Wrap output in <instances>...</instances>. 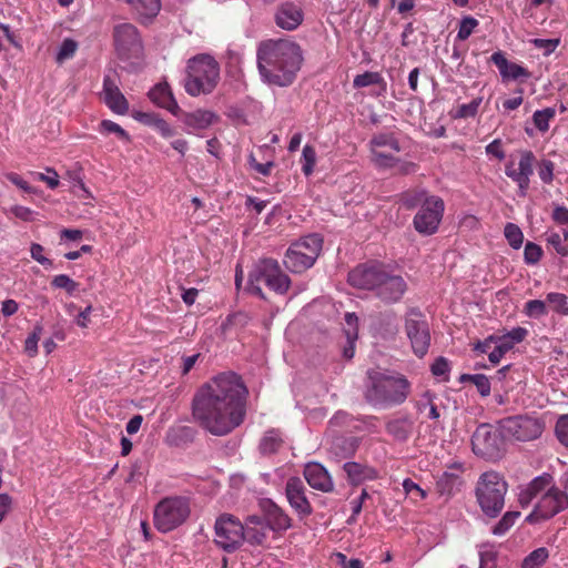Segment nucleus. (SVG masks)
<instances>
[{"mask_svg": "<svg viewBox=\"0 0 568 568\" xmlns=\"http://www.w3.org/2000/svg\"><path fill=\"white\" fill-rule=\"evenodd\" d=\"M246 395V386L239 375L220 374L194 394L192 417L212 435H226L243 423Z\"/></svg>", "mask_w": 568, "mask_h": 568, "instance_id": "1", "label": "nucleus"}, {"mask_svg": "<svg viewBox=\"0 0 568 568\" xmlns=\"http://www.w3.org/2000/svg\"><path fill=\"white\" fill-rule=\"evenodd\" d=\"M301 47L288 40H268L257 48V68L264 82L287 87L302 64Z\"/></svg>", "mask_w": 568, "mask_h": 568, "instance_id": "2", "label": "nucleus"}, {"mask_svg": "<svg viewBox=\"0 0 568 568\" xmlns=\"http://www.w3.org/2000/svg\"><path fill=\"white\" fill-rule=\"evenodd\" d=\"M371 386L366 399L373 405L396 406L403 404L410 394L409 381L400 374H369Z\"/></svg>", "mask_w": 568, "mask_h": 568, "instance_id": "3", "label": "nucleus"}, {"mask_svg": "<svg viewBox=\"0 0 568 568\" xmlns=\"http://www.w3.org/2000/svg\"><path fill=\"white\" fill-rule=\"evenodd\" d=\"M186 73L184 89L190 95L209 94L219 83L220 65L213 57L199 54L187 61Z\"/></svg>", "mask_w": 568, "mask_h": 568, "instance_id": "4", "label": "nucleus"}, {"mask_svg": "<svg viewBox=\"0 0 568 568\" xmlns=\"http://www.w3.org/2000/svg\"><path fill=\"white\" fill-rule=\"evenodd\" d=\"M508 484L497 471L483 473L475 487L476 501L483 514L496 518L505 506Z\"/></svg>", "mask_w": 568, "mask_h": 568, "instance_id": "5", "label": "nucleus"}, {"mask_svg": "<svg viewBox=\"0 0 568 568\" xmlns=\"http://www.w3.org/2000/svg\"><path fill=\"white\" fill-rule=\"evenodd\" d=\"M248 282L251 291L261 298H265L261 283H264L271 291L280 295L286 294L291 286V278L282 271L278 262L274 258L261 260L251 271Z\"/></svg>", "mask_w": 568, "mask_h": 568, "instance_id": "6", "label": "nucleus"}, {"mask_svg": "<svg viewBox=\"0 0 568 568\" xmlns=\"http://www.w3.org/2000/svg\"><path fill=\"white\" fill-rule=\"evenodd\" d=\"M191 514L190 499L184 496L162 498L154 507L153 524L160 532H170L183 525Z\"/></svg>", "mask_w": 568, "mask_h": 568, "instance_id": "7", "label": "nucleus"}, {"mask_svg": "<svg viewBox=\"0 0 568 568\" xmlns=\"http://www.w3.org/2000/svg\"><path fill=\"white\" fill-rule=\"evenodd\" d=\"M322 246L323 239L318 234L303 236L290 245L283 263L290 272L301 274L314 265Z\"/></svg>", "mask_w": 568, "mask_h": 568, "instance_id": "8", "label": "nucleus"}, {"mask_svg": "<svg viewBox=\"0 0 568 568\" xmlns=\"http://www.w3.org/2000/svg\"><path fill=\"white\" fill-rule=\"evenodd\" d=\"M113 44L116 54L121 60L140 58L143 54L144 45L139 29L130 23L122 22L113 27Z\"/></svg>", "mask_w": 568, "mask_h": 568, "instance_id": "9", "label": "nucleus"}, {"mask_svg": "<svg viewBox=\"0 0 568 568\" xmlns=\"http://www.w3.org/2000/svg\"><path fill=\"white\" fill-rule=\"evenodd\" d=\"M405 332L414 354L422 358L430 346L429 326L425 315L417 307H410L405 315Z\"/></svg>", "mask_w": 568, "mask_h": 568, "instance_id": "10", "label": "nucleus"}, {"mask_svg": "<svg viewBox=\"0 0 568 568\" xmlns=\"http://www.w3.org/2000/svg\"><path fill=\"white\" fill-rule=\"evenodd\" d=\"M504 439L500 429H494L488 424L479 425L473 434V452L483 458L495 460L501 457Z\"/></svg>", "mask_w": 568, "mask_h": 568, "instance_id": "11", "label": "nucleus"}, {"mask_svg": "<svg viewBox=\"0 0 568 568\" xmlns=\"http://www.w3.org/2000/svg\"><path fill=\"white\" fill-rule=\"evenodd\" d=\"M498 426L505 438L520 442L534 440L538 438L544 430L542 423L527 415L504 418L499 420Z\"/></svg>", "mask_w": 568, "mask_h": 568, "instance_id": "12", "label": "nucleus"}, {"mask_svg": "<svg viewBox=\"0 0 568 568\" xmlns=\"http://www.w3.org/2000/svg\"><path fill=\"white\" fill-rule=\"evenodd\" d=\"M215 544L227 552H233L244 541V526L230 514L221 515L214 526Z\"/></svg>", "mask_w": 568, "mask_h": 568, "instance_id": "13", "label": "nucleus"}, {"mask_svg": "<svg viewBox=\"0 0 568 568\" xmlns=\"http://www.w3.org/2000/svg\"><path fill=\"white\" fill-rule=\"evenodd\" d=\"M568 508V494L558 487H550L540 497L526 520L530 524L545 521Z\"/></svg>", "mask_w": 568, "mask_h": 568, "instance_id": "14", "label": "nucleus"}, {"mask_svg": "<svg viewBox=\"0 0 568 568\" xmlns=\"http://www.w3.org/2000/svg\"><path fill=\"white\" fill-rule=\"evenodd\" d=\"M444 210L445 204L440 197L433 195L425 199L413 221L415 230L424 235L434 234L439 226Z\"/></svg>", "mask_w": 568, "mask_h": 568, "instance_id": "15", "label": "nucleus"}, {"mask_svg": "<svg viewBox=\"0 0 568 568\" xmlns=\"http://www.w3.org/2000/svg\"><path fill=\"white\" fill-rule=\"evenodd\" d=\"M519 160L516 164L510 160L505 165V174L518 186V193L526 196L530 185V178L534 174L536 156L530 150H521L518 152Z\"/></svg>", "mask_w": 568, "mask_h": 568, "instance_id": "16", "label": "nucleus"}, {"mask_svg": "<svg viewBox=\"0 0 568 568\" xmlns=\"http://www.w3.org/2000/svg\"><path fill=\"white\" fill-rule=\"evenodd\" d=\"M372 161L379 168H394L398 159L395 156L400 151L398 140L393 133H378L369 142Z\"/></svg>", "mask_w": 568, "mask_h": 568, "instance_id": "17", "label": "nucleus"}, {"mask_svg": "<svg viewBox=\"0 0 568 568\" xmlns=\"http://www.w3.org/2000/svg\"><path fill=\"white\" fill-rule=\"evenodd\" d=\"M387 267L379 262H366L348 273V283L356 288L375 291Z\"/></svg>", "mask_w": 568, "mask_h": 568, "instance_id": "18", "label": "nucleus"}, {"mask_svg": "<svg viewBox=\"0 0 568 568\" xmlns=\"http://www.w3.org/2000/svg\"><path fill=\"white\" fill-rule=\"evenodd\" d=\"M406 291V281L400 275L393 274L386 270L374 294L383 303L394 304L402 300Z\"/></svg>", "mask_w": 568, "mask_h": 568, "instance_id": "19", "label": "nucleus"}, {"mask_svg": "<svg viewBox=\"0 0 568 568\" xmlns=\"http://www.w3.org/2000/svg\"><path fill=\"white\" fill-rule=\"evenodd\" d=\"M275 24L286 31L296 30L304 21V9L294 1L282 2L274 14Z\"/></svg>", "mask_w": 568, "mask_h": 568, "instance_id": "20", "label": "nucleus"}, {"mask_svg": "<svg viewBox=\"0 0 568 568\" xmlns=\"http://www.w3.org/2000/svg\"><path fill=\"white\" fill-rule=\"evenodd\" d=\"M285 494L291 507L301 517H307L313 513L312 505L306 497L305 485L301 478H288L286 481Z\"/></svg>", "mask_w": 568, "mask_h": 568, "instance_id": "21", "label": "nucleus"}, {"mask_svg": "<svg viewBox=\"0 0 568 568\" xmlns=\"http://www.w3.org/2000/svg\"><path fill=\"white\" fill-rule=\"evenodd\" d=\"M103 95L104 103L112 112L123 115L129 111L128 100L120 91L115 81L109 75L103 79Z\"/></svg>", "mask_w": 568, "mask_h": 568, "instance_id": "22", "label": "nucleus"}, {"mask_svg": "<svg viewBox=\"0 0 568 568\" xmlns=\"http://www.w3.org/2000/svg\"><path fill=\"white\" fill-rule=\"evenodd\" d=\"M463 466L459 463H454L444 471L436 481V490L442 496H452L459 490L463 485L462 479Z\"/></svg>", "mask_w": 568, "mask_h": 568, "instance_id": "23", "label": "nucleus"}, {"mask_svg": "<svg viewBox=\"0 0 568 568\" xmlns=\"http://www.w3.org/2000/svg\"><path fill=\"white\" fill-rule=\"evenodd\" d=\"M304 477L307 484L323 493H331L334 489V483L328 471L318 463H308L304 468Z\"/></svg>", "mask_w": 568, "mask_h": 568, "instance_id": "24", "label": "nucleus"}, {"mask_svg": "<svg viewBox=\"0 0 568 568\" xmlns=\"http://www.w3.org/2000/svg\"><path fill=\"white\" fill-rule=\"evenodd\" d=\"M490 61L498 68L503 79H528L531 75V73L523 65L509 62L503 51L494 52L490 57Z\"/></svg>", "mask_w": 568, "mask_h": 568, "instance_id": "25", "label": "nucleus"}, {"mask_svg": "<svg viewBox=\"0 0 568 568\" xmlns=\"http://www.w3.org/2000/svg\"><path fill=\"white\" fill-rule=\"evenodd\" d=\"M263 510L267 527L274 531H284L291 527V518L272 500L263 503Z\"/></svg>", "mask_w": 568, "mask_h": 568, "instance_id": "26", "label": "nucleus"}, {"mask_svg": "<svg viewBox=\"0 0 568 568\" xmlns=\"http://www.w3.org/2000/svg\"><path fill=\"white\" fill-rule=\"evenodd\" d=\"M343 469L352 485H359L366 480H375L379 477L378 470L367 464L347 462L343 465Z\"/></svg>", "mask_w": 568, "mask_h": 568, "instance_id": "27", "label": "nucleus"}, {"mask_svg": "<svg viewBox=\"0 0 568 568\" xmlns=\"http://www.w3.org/2000/svg\"><path fill=\"white\" fill-rule=\"evenodd\" d=\"M359 439L354 436H335L329 444V453L337 459H346L355 455Z\"/></svg>", "mask_w": 568, "mask_h": 568, "instance_id": "28", "label": "nucleus"}, {"mask_svg": "<svg viewBox=\"0 0 568 568\" xmlns=\"http://www.w3.org/2000/svg\"><path fill=\"white\" fill-rule=\"evenodd\" d=\"M150 99L159 106L166 109L172 114H176L180 110L176 100L168 83L156 84L150 92Z\"/></svg>", "mask_w": 568, "mask_h": 568, "instance_id": "29", "label": "nucleus"}, {"mask_svg": "<svg viewBox=\"0 0 568 568\" xmlns=\"http://www.w3.org/2000/svg\"><path fill=\"white\" fill-rule=\"evenodd\" d=\"M267 539V527L256 516L248 518L244 528V540L251 545H263Z\"/></svg>", "mask_w": 568, "mask_h": 568, "instance_id": "30", "label": "nucleus"}, {"mask_svg": "<svg viewBox=\"0 0 568 568\" xmlns=\"http://www.w3.org/2000/svg\"><path fill=\"white\" fill-rule=\"evenodd\" d=\"M217 119L216 114L207 110H195L186 113L184 124L194 130H203L209 128Z\"/></svg>", "mask_w": 568, "mask_h": 568, "instance_id": "31", "label": "nucleus"}, {"mask_svg": "<svg viewBox=\"0 0 568 568\" xmlns=\"http://www.w3.org/2000/svg\"><path fill=\"white\" fill-rule=\"evenodd\" d=\"M284 445L283 434L280 429H268L260 442V450L264 455L277 453Z\"/></svg>", "mask_w": 568, "mask_h": 568, "instance_id": "32", "label": "nucleus"}, {"mask_svg": "<svg viewBox=\"0 0 568 568\" xmlns=\"http://www.w3.org/2000/svg\"><path fill=\"white\" fill-rule=\"evenodd\" d=\"M140 18L151 19L161 9V0H126Z\"/></svg>", "mask_w": 568, "mask_h": 568, "instance_id": "33", "label": "nucleus"}, {"mask_svg": "<svg viewBox=\"0 0 568 568\" xmlns=\"http://www.w3.org/2000/svg\"><path fill=\"white\" fill-rule=\"evenodd\" d=\"M413 424L407 418H397L386 424V430L397 440H406L412 434Z\"/></svg>", "mask_w": 568, "mask_h": 568, "instance_id": "34", "label": "nucleus"}, {"mask_svg": "<svg viewBox=\"0 0 568 568\" xmlns=\"http://www.w3.org/2000/svg\"><path fill=\"white\" fill-rule=\"evenodd\" d=\"M353 84L355 88H365L368 85H379L381 91H386V82L378 72L366 71L354 78Z\"/></svg>", "mask_w": 568, "mask_h": 568, "instance_id": "35", "label": "nucleus"}, {"mask_svg": "<svg viewBox=\"0 0 568 568\" xmlns=\"http://www.w3.org/2000/svg\"><path fill=\"white\" fill-rule=\"evenodd\" d=\"M459 381L462 383H465V382L473 383L476 386L478 393L483 397H486L490 394V382H489L488 377L484 374H474V375L463 374V375H460Z\"/></svg>", "mask_w": 568, "mask_h": 568, "instance_id": "36", "label": "nucleus"}, {"mask_svg": "<svg viewBox=\"0 0 568 568\" xmlns=\"http://www.w3.org/2000/svg\"><path fill=\"white\" fill-rule=\"evenodd\" d=\"M556 116V110L554 108H546L537 110L532 114V121L535 126L540 132H547L549 130V122Z\"/></svg>", "mask_w": 568, "mask_h": 568, "instance_id": "37", "label": "nucleus"}, {"mask_svg": "<svg viewBox=\"0 0 568 568\" xmlns=\"http://www.w3.org/2000/svg\"><path fill=\"white\" fill-rule=\"evenodd\" d=\"M519 516L520 513L515 510L505 513L499 521L493 526L491 532L496 536L505 535L515 525Z\"/></svg>", "mask_w": 568, "mask_h": 568, "instance_id": "38", "label": "nucleus"}, {"mask_svg": "<svg viewBox=\"0 0 568 568\" xmlns=\"http://www.w3.org/2000/svg\"><path fill=\"white\" fill-rule=\"evenodd\" d=\"M546 302L549 303L554 312L561 315H568L567 295L562 293L551 292L547 294Z\"/></svg>", "mask_w": 568, "mask_h": 568, "instance_id": "39", "label": "nucleus"}, {"mask_svg": "<svg viewBox=\"0 0 568 568\" xmlns=\"http://www.w3.org/2000/svg\"><path fill=\"white\" fill-rule=\"evenodd\" d=\"M548 556L547 548H537L523 560L521 568H539L547 560Z\"/></svg>", "mask_w": 568, "mask_h": 568, "instance_id": "40", "label": "nucleus"}, {"mask_svg": "<svg viewBox=\"0 0 568 568\" xmlns=\"http://www.w3.org/2000/svg\"><path fill=\"white\" fill-rule=\"evenodd\" d=\"M524 314L531 318H540L548 314L546 302L541 300H530L524 305Z\"/></svg>", "mask_w": 568, "mask_h": 568, "instance_id": "41", "label": "nucleus"}, {"mask_svg": "<svg viewBox=\"0 0 568 568\" xmlns=\"http://www.w3.org/2000/svg\"><path fill=\"white\" fill-rule=\"evenodd\" d=\"M493 344H495V346L491 352H489V361L496 365L500 362L506 353L513 349V347L511 344H508V342L504 341L501 335L495 336Z\"/></svg>", "mask_w": 568, "mask_h": 568, "instance_id": "42", "label": "nucleus"}, {"mask_svg": "<svg viewBox=\"0 0 568 568\" xmlns=\"http://www.w3.org/2000/svg\"><path fill=\"white\" fill-rule=\"evenodd\" d=\"M504 233L513 248L518 250L521 247L524 242V234L518 225L514 223H507Z\"/></svg>", "mask_w": 568, "mask_h": 568, "instance_id": "43", "label": "nucleus"}, {"mask_svg": "<svg viewBox=\"0 0 568 568\" xmlns=\"http://www.w3.org/2000/svg\"><path fill=\"white\" fill-rule=\"evenodd\" d=\"M302 171L308 176L313 173L316 164V151L312 145L306 144L302 152Z\"/></svg>", "mask_w": 568, "mask_h": 568, "instance_id": "44", "label": "nucleus"}, {"mask_svg": "<svg viewBox=\"0 0 568 568\" xmlns=\"http://www.w3.org/2000/svg\"><path fill=\"white\" fill-rule=\"evenodd\" d=\"M539 179L545 184H551L555 178V163L548 159H542L537 163Z\"/></svg>", "mask_w": 568, "mask_h": 568, "instance_id": "45", "label": "nucleus"}, {"mask_svg": "<svg viewBox=\"0 0 568 568\" xmlns=\"http://www.w3.org/2000/svg\"><path fill=\"white\" fill-rule=\"evenodd\" d=\"M51 286L64 290L68 294L72 295L78 290L79 283L73 281L69 275L59 274L52 278Z\"/></svg>", "mask_w": 568, "mask_h": 568, "instance_id": "46", "label": "nucleus"}, {"mask_svg": "<svg viewBox=\"0 0 568 568\" xmlns=\"http://www.w3.org/2000/svg\"><path fill=\"white\" fill-rule=\"evenodd\" d=\"M450 365L449 361L443 356L435 359L430 366V372L435 377H439L443 382L449 379Z\"/></svg>", "mask_w": 568, "mask_h": 568, "instance_id": "47", "label": "nucleus"}, {"mask_svg": "<svg viewBox=\"0 0 568 568\" xmlns=\"http://www.w3.org/2000/svg\"><path fill=\"white\" fill-rule=\"evenodd\" d=\"M78 50L77 41L72 39H64L60 45V49L57 54V62L62 63L65 60L73 58Z\"/></svg>", "mask_w": 568, "mask_h": 568, "instance_id": "48", "label": "nucleus"}, {"mask_svg": "<svg viewBox=\"0 0 568 568\" xmlns=\"http://www.w3.org/2000/svg\"><path fill=\"white\" fill-rule=\"evenodd\" d=\"M542 248L536 243L527 242L524 250V260L528 265L537 264L542 257Z\"/></svg>", "mask_w": 568, "mask_h": 568, "instance_id": "49", "label": "nucleus"}, {"mask_svg": "<svg viewBox=\"0 0 568 568\" xmlns=\"http://www.w3.org/2000/svg\"><path fill=\"white\" fill-rule=\"evenodd\" d=\"M478 26V20L468 16L462 19L459 23V29L457 32L458 40H467L470 34L474 32L475 28Z\"/></svg>", "mask_w": 568, "mask_h": 568, "instance_id": "50", "label": "nucleus"}, {"mask_svg": "<svg viewBox=\"0 0 568 568\" xmlns=\"http://www.w3.org/2000/svg\"><path fill=\"white\" fill-rule=\"evenodd\" d=\"M481 98H476L469 103L462 104L458 106L456 112V118L460 119H467V118H474L479 109V105L481 103Z\"/></svg>", "mask_w": 568, "mask_h": 568, "instance_id": "51", "label": "nucleus"}, {"mask_svg": "<svg viewBox=\"0 0 568 568\" xmlns=\"http://www.w3.org/2000/svg\"><path fill=\"white\" fill-rule=\"evenodd\" d=\"M100 131L105 134L114 133L119 139L123 141H129V134L124 129H122L118 123L111 120H103L100 123Z\"/></svg>", "mask_w": 568, "mask_h": 568, "instance_id": "52", "label": "nucleus"}, {"mask_svg": "<svg viewBox=\"0 0 568 568\" xmlns=\"http://www.w3.org/2000/svg\"><path fill=\"white\" fill-rule=\"evenodd\" d=\"M42 328L36 327L32 333L29 334L24 342V352L30 356L34 357L38 354V343L40 341Z\"/></svg>", "mask_w": 568, "mask_h": 568, "instance_id": "53", "label": "nucleus"}, {"mask_svg": "<svg viewBox=\"0 0 568 568\" xmlns=\"http://www.w3.org/2000/svg\"><path fill=\"white\" fill-rule=\"evenodd\" d=\"M555 433L560 444L568 447V414L558 417Z\"/></svg>", "mask_w": 568, "mask_h": 568, "instance_id": "54", "label": "nucleus"}, {"mask_svg": "<svg viewBox=\"0 0 568 568\" xmlns=\"http://www.w3.org/2000/svg\"><path fill=\"white\" fill-rule=\"evenodd\" d=\"M501 336L504 341L511 344V347L514 348L516 344L521 343L528 336V329L524 327H515Z\"/></svg>", "mask_w": 568, "mask_h": 568, "instance_id": "55", "label": "nucleus"}, {"mask_svg": "<svg viewBox=\"0 0 568 568\" xmlns=\"http://www.w3.org/2000/svg\"><path fill=\"white\" fill-rule=\"evenodd\" d=\"M425 191L407 192L403 195V203L408 209H414L427 199Z\"/></svg>", "mask_w": 568, "mask_h": 568, "instance_id": "56", "label": "nucleus"}, {"mask_svg": "<svg viewBox=\"0 0 568 568\" xmlns=\"http://www.w3.org/2000/svg\"><path fill=\"white\" fill-rule=\"evenodd\" d=\"M10 213L17 219L24 222H32L36 220L37 213L31 209L23 205H13L10 207Z\"/></svg>", "mask_w": 568, "mask_h": 568, "instance_id": "57", "label": "nucleus"}, {"mask_svg": "<svg viewBox=\"0 0 568 568\" xmlns=\"http://www.w3.org/2000/svg\"><path fill=\"white\" fill-rule=\"evenodd\" d=\"M550 480H551V477L548 475L539 476V477L535 478L534 480H531V483L529 484V486L527 488V491L529 493L530 496H536L539 493H541L544 489L547 488V486L550 484Z\"/></svg>", "mask_w": 568, "mask_h": 568, "instance_id": "58", "label": "nucleus"}, {"mask_svg": "<svg viewBox=\"0 0 568 568\" xmlns=\"http://www.w3.org/2000/svg\"><path fill=\"white\" fill-rule=\"evenodd\" d=\"M535 48L537 49H544L545 54L548 55L552 53L556 48L559 45L560 40L559 39H532L530 41Z\"/></svg>", "mask_w": 568, "mask_h": 568, "instance_id": "59", "label": "nucleus"}, {"mask_svg": "<svg viewBox=\"0 0 568 568\" xmlns=\"http://www.w3.org/2000/svg\"><path fill=\"white\" fill-rule=\"evenodd\" d=\"M43 251L44 248L42 245L33 243L30 247L31 257L45 267L51 266L52 261L43 255Z\"/></svg>", "mask_w": 568, "mask_h": 568, "instance_id": "60", "label": "nucleus"}, {"mask_svg": "<svg viewBox=\"0 0 568 568\" xmlns=\"http://www.w3.org/2000/svg\"><path fill=\"white\" fill-rule=\"evenodd\" d=\"M548 243L555 248V251L561 256H568V244H566L558 233H552L548 237Z\"/></svg>", "mask_w": 568, "mask_h": 568, "instance_id": "61", "label": "nucleus"}, {"mask_svg": "<svg viewBox=\"0 0 568 568\" xmlns=\"http://www.w3.org/2000/svg\"><path fill=\"white\" fill-rule=\"evenodd\" d=\"M486 153L501 161L505 159V151L500 139H496L486 146Z\"/></svg>", "mask_w": 568, "mask_h": 568, "instance_id": "62", "label": "nucleus"}, {"mask_svg": "<svg viewBox=\"0 0 568 568\" xmlns=\"http://www.w3.org/2000/svg\"><path fill=\"white\" fill-rule=\"evenodd\" d=\"M403 488L407 495L419 497L424 499L426 497L425 490H423L416 483H414L410 478H406L403 481Z\"/></svg>", "mask_w": 568, "mask_h": 568, "instance_id": "63", "label": "nucleus"}, {"mask_svg": "<svg viewBox=\"0 0 568 568\" xmlns=\"http://www.w3.org/2000/svg\"><path fill=\"white\" fill-rule=\"evenodd\" d=\"M479 568H496V554L491 550L480 551Z\"/></svg>", "mask_w": 568, "mask_h": 568, "instance_id": "64", "label": "nucleus"}]
</instances>
